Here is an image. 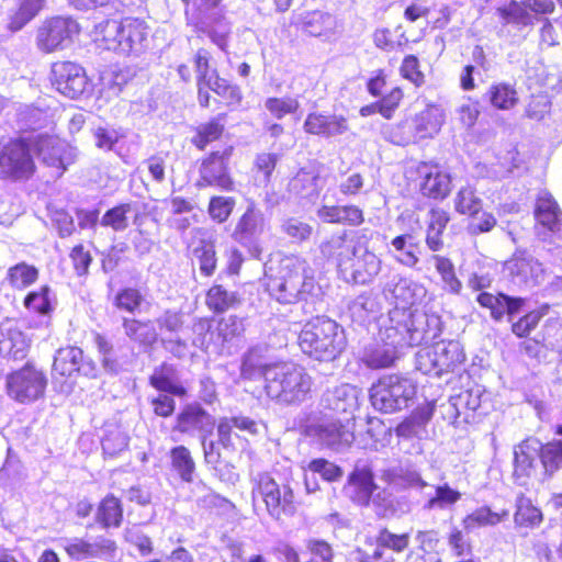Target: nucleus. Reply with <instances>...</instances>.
<instances>
[{"label":"nucleus","mask_w":562,"mask_h":562,"mask_svg":"<svg viewBox=\"0 0 562 562\" xmlns=\"http://www.w3.org/2000/svg\"><path fill=\"white\" fill-rule=\"evenodd\" d=\"M477 304L490 312L495 322L506 318L510 324V333L522 340V349L529 356H537L549 338H557L562 330V317L548 316L549 303H542L524 314H517L526 306L527 299L512 296L503 292H480Z\"/></svg>","instance_id":"1"},{"label":"nucleus","mask_w":562,"mask_h":562,"mask_svg":"<svg viewBox=\"0 0 562 562\" xmlns=\"http://www.w3.org/2000/svg\"><path fill=\"white\" fill-rule=\"evenodd\" d=\"M324 259L335 265L338 273L356 284H368L380 273V258L367 247L358 255V249L344 231L333 235L319 245Z\"/></svg>","instance_id":"2"},{"label":"nucleus","mask_w":562,"mask_h":562,"mask_svg":"<svg viewBox=\"0 0 562 562\" xmlns=\"http://www.w3.org/2000/svg\"><path fill=\"white\" fill-rule=\"evenodd\" d=\"M266 394L286 405H297L311 397L313 379L306 368L292 361L269 363L261 369Z\"/></svg>","instance_id":"3"},{"label":"nucleus","mask_w":562,"mask_h":562,"mask_svg":"<svg viewBox=\"0 0 562 562\" xmlns=\"http://www.w3.org/2000/svg\"><path fill=\"white\" fill-rule=\"evenodd\" d=\"M301 351L317 361L337 359L347 346L344 328L326 316H314L306 321L297 336Z\"/></svg>","instance_id":"4"},{"label":"nucleus","mask_w":562,"mask_h":562,"mask_svg":"<svg viewBox=\"0 0 562 562\" xmlns=\"http://www.w3.org/2000/svg\"><path fill=\"white\" fill-rule=\"evenodd\" d=\"M251 504L255 512L266 513L274 521H284L296 514V499L289 482H278L270 472L251 479Z\"/></svg>","instance_id":"5"},{"label":"nucleus","mask_w":562,"mask_h":562,"mask_svg":"<svg viewBox=\"0 0 562 562\" xmlns=\"http://www.w3.org/2000/svg\"><path fill=\"white\" fill-rule=\"evenodd\" d=\"M542 470L544 477H551L562 468V440L541 442L535 437L524 439L514 451V475L517 479L536 476Z\"/></svg>","instance_id":"6"},{"label":"nucleus","mask_w":562,"mask_h":562,"mask_svg":"<svg viewBox=\"0 0 562 562\" xmlns=\"http://www.w3.org/2000/svg\"><path fill=\"white\" fill-rule=\"evenodd\" d=\"M416 394V382L407 375L398 373L380 376L369 391L372 406L384 414L396 413L407 407Z\"/></svg>","instance_id":"7"},{"label":"nucleus","mask_w":562,"mask_h":562,"mask_svg":"<svg viewBox=\"0 0 562 562\" xmlns=\"http://www.w3.org/2000/svg\"><path fill=\"white\" fill-rule=\"evenodd\" d=\"M467 356L458 340H439L423 346L416 353V368L424 374L441 378L458 373Z\"/></svg>","instance_id":"8"},{"label":"nucleus","mask_w":562,"mask_h":562,"mask_svg":"<svg viewBox=\"0 0 562 562\" xmlns=\"http://www.w3.org/2000/svg\"><path fill=\"white\" fill-rule=\"evenodd\" d=\"M34 136L11 138L0 151V178L11 181H27L34 177L37 167L32 151H35Z\"/></svg>","instance_id":"9"},{"label":"nucleus","mask_w":562,"mask_h":562,"mask_svg":"<svg viewBox=\"0 0 562 562\" xmlns=\"http://www.w3.org/2000/svg\"><path fill=\"white\" fill-rule=\"evenodd\" d=\"M305 269L300 261H286L265 276L268 294L281 304H295L304 299Z\"/></svg>","instance_id":"10"},{"label":"nucleus","mask_w":562,"mask_h":562,"mask_svg":"<svg viewBox=\"0 0 562 562\" xmlns=\"http://www.w3.org/2000/svg\"><path fill=\"white\" fill-rule=\"evenodd\" d=\"M234 146L212 150L198 160V179L195 186L200 189L215 188L223 192H234L236 180L232 173L231 159Z\"/></svg>","instance_id":"11"},{"label":"nucleus","mask_w":562,"mask_h":562,"mask_svg":"<svg viewBox=\"0 0 562 562\" xmlns=\"http://www.w3.org/2000/svg\"><path fill=\"white\" fill-rule=\"evenodd\" d=\"M445 111L437 103H428L412 120V132L404 123H397L389 131V140L397 146H407L437 135L445 123Z\"/></svg>","instance_id":"12"},{"label":"nucleus","mask_w":562,"mask_h":562,"mask_svg":"<svg viewBox=\"0 0 562 562\" xmlns=\"http://www.w3.org/2000/svg\"><path fill=\"white\" fill-rule=\"evenodd\" d=\"M47 387L45 372L26 363L7 378L8 395L19 403H31L44 396Z\"/></svg>","instance_id":"13"},{"label":"nucleus","mask_w":562,"mask_h":562,"mask_svg":"<svg viewBox=\"0 0 562 562\" xmlns=\"http://www.w3.org/2000/svg\"><path fill=\"white\" fill-rule=\"evenodd\" d=\"M78 33V24L69 18L46 19L36 30V47L43 54L61 50L72 42L74 35Z\"/></svg>","instance_id":"14"},{"label":"nucleus","mask_w":562,"mask_h":562,"mask_svg":"<svg viewBox=\"0 0 562 562\" xmlns=\"http://www.w3.org/2000/svg\"><path fill=\"white\" fill-rule=\"evenodd\" d=\"M49 82L59 94L75 100L87 90L89 78L79 63L64 59L50 65Z\"/></svg>","instance_id":"15"},{"label":"nucleus","mask_w":562,"mask_h":562,"mask_svg":"<svg viewBox=\"0 0 562 562\" xmlns=\"http://www.w3.org/2000/svg\"><path fill=\"white\" fill-rule=\"evenodd\" d=\"M416 186L420 194L431 200H443L450 194L451 179L432 161H420L414 168Z\"/></svg>","instance_id":"16"},{"label":"nucleus","mask_w":562,"mask_h":562,"mask_svg":"<svg viewBox=\"0 0 562 562\" xmlns=\"http://www.w3.org/2000/svg\"><path fill=\"white\" fill-rule=\"evenodd\" d=\"M533 216L538 238L541 241L554 243V236L562 233V213L550 193L542 192L538 194Z\"/></svg>","instance_id":"17"},{"label":"nucleus","mask_w":562,"mask_h":562,"mask_svg":"<svg viewBox=\"0 0 562 562\" xmlns=\"http://www.w3.org/2000/svg\"><path fill=\"white\" fill-rule=\"evenodd\" d=\"M63 550L72 561H83L87 559H104L112 560L117 551L115 540L99 537L97 541L91 542L83 537H72L66 539Z\"/></svg>","instance_id":"18"},{"label":"nucleus","mask_w":562,"mask_h":562,"mask_svg":"<svg viewBox=\"0 0 562 562\" xmlns=\"http://www.w3.org/2000/svg\"><path fill=\"white\" fill-rule=\"evenodd\" d=\"M34 139L35 154L47 167L55 169L58 176L63 175L74 160L66 142L46 133L35 135Z\"/></svg>","instance_id":"19"},{"label":"nucleus","mask_w":562,"mask_h":562,"mask_svg":"<svg viewBox=\"0 0 562 562\" xmlns=\"http://www.w3.org/2000/svg\"><path fill=\"white\" fill-rule=\"evenodd\" d=\"M348 119L342 114L311 111L303 122V131L308 136L331 139L347 133Z\"/></svg>","instance_id":"20"},{"label":"nucleus","mask_w":562,"mask_h":562,"mask_svg":"<svg viewBox=\"0 0 562 562\" xmlns=\"http://www.w3.org/2000/svg\"><path fill=\"white\" fill-rule=\"evenodd\" d=\"M316 214L323 223L331 225L358 227L366 222L363 209L353 203L323 204Z\"/></svg>","instance_id":"21"},{"label":"nucleus","mask_w":562,"mask_h":562,"mask_svg":"<svg viewBox=\"0 0 562 562\" xmlns=\"http://www.w3.org/2000/svg\"><path fill=\"white\" fill-rule=\"evenodd\" d=\"M225 117L226 115L221 113L193 126L189 138L191 146L204 151L212 144L222 140L226 132Z\"/></svg>","instance_id":"22"},{"label":"nucleus","mask_w":562,"mask_h":562,"mask_svg":"<svg viewBox=\"0 0 562 562\" xmlns=\"http://www.w3.org/2000/svg\"><path fill=\"white\" fill-rule=\"evenodd\" d=\"M31 341L18 326L0 325V356L13 360H23L30 349Z\"/></svg>","instance_id":"23"},{"label":"nucleus","mask_w":562,"mask_h":562,"mask_svg":"<svg viewBox=\"0 0 562 562\" xmlns=\"http://www.w3.org/2000/svg\"><path fill=\"white\" fill-rule=\"evenodd\" d=\"M151 387L160 393H167L177 397H186L188 389L179 381L175 364L162 361L148 378Z\"/></svg>","instance_id":"24"},{"label":"nucleus","mask_w":562,"mask_h":562,"mask_svg":"<svg viewBox=\"0 0 562 562\" xmlns=\"http://www.w3.org/2000/svg\"><path fill=\"white\" fill-rule=\"evenodd\" d=\"M240 304V295L229 291L222 283L214 282L204 292V305L214 316L223 315Z\"/></svg>","instance_id":"25"},{"label":"nucleus","mask_w":562,"mask_h":562,"mask_svg":"<svg viewBox=\"0 0 562 562\" xmlns=\"http://www.w3.org/2000/svg\"><path fill=\"white\" fill-rule=\"evenodd\" d=\"M234 428L250 435L257 434V423L248 416H223L217 420V442L224 449H234Z\"/></svg>","instance_id":"26"},{"label":"nucleus","mask_w":562,"mask_h":562,"mask_svg":"<svg viewBox=\"0 0 562 562\" xmlns=\"http://www.w3.org/2000/svg\"><path fill=\"white\" fill-rule=\"evenodd\" d=\"M405 98L402 86L392 87L381 99L363 105L359 110V114L363 117L379 113L383 119L391 120L395 116Z\"/></svg>","instance_id":"27"},{"label":"nucleus","mask_w":562,"mask_h":562,"mask_svg":"<svg viewBox=\"0 0 562 562\" xmlns=\"http://www.w3.org/2000/svg\"><path fill=\"white\" fill-rule=\"evenodd\" d=\"M409 543V533H395L387 527H382L378 530L374 537L375 548L370 555L375 560L384 561V559L389 557L385 554L386 550L401 554L408 549Z\"/></svg>","instance_id":"28"},{"label":"nucleus","mask_w":562,"mask_h":562,"mask_svg":"<svg viewBox=\"0 0 562 562\" xmlns=\"http://www.w3.org/2000/svg\"><path fill=\"white\" fill-rule=\"evenodd\" d=\"M347 484L352 487V499L363 506L370 504L376 490L374 474L368 467L355 468L348 475Z\"/></svg>","instance_id":"29"},{"label":"nucleus","mask_w":562,"mask_h":562,"mask_svg":"<svg viewBox=\"0 0 562 562\" xmlns=\"http://www.w3.org/2000/svg\"><path fill=\"white\" fill-rule=\"evenodd\" d=\"M485 99L494 110L502 112L514 110L520 101L515 85L506 81L493 82L486 90Z\"/></svg>","instance_id":"30"},{"label":"nucleus","mask_w":562,"mask_h":562,"mask_svg":"<svg viewBox=\"0 0 562 562\" xmlns=\"http://www.w3.org/2000/svg\"><path fill=\"white\" fill-rule=\"evenodd\" d=\"M428 214L425 243L429 250L440 251L445 247L443 233L450 222V214L439 206L431 207Z\"/></svg>","instance_id":"31"},{"label":"nucleus","mask_w":562,"mask_h":562,"mask_svg":"<svg viewBox=\"0 0 562 562\" xmlns=\"http://www.w3.org/2000/svg\"><path fill=\"white\" fill-rule=\"evenodd\" d=\"M122 327L127 338L144 348H153L158 342V333L150 319L124 317Z\"/></svg>","instance_id":"32"},{"label":"nucleus","mask_w":562,"mask_h":562,"mask_svg":"<svg viewBox=\"0 0 562 562\" xmlns=\"http://www.w3.org/2000/svg\"><path fill=\"white\" fill-rule=\"evenodd\" d=\"M210 419V414L200 404H188L177 415L173 430L180 434L201 431Z\"/></svg>","instance_id":"33"},{"label":"nucleus","mask_w":562,"mask_h":562,"mask_svg":"<svg viewBox=\"0 0 562 562\" xmlns=\"http://www.w3.org/2000/svg\"><path fill=\"white\" fill-rule=\"evenodd\" d=\"M83 360V351L76 346L59 348L53 361V374L59 378H70L79 372Z\"/></svg>","instance_id":"34"},{"label":"nucleus","mask_w":562,"mask_h":562,"mask_svg":"<svg viewBox=\"0 0 562 562\" xmlns=\"http://www.w3.org/2000/svg\"><path fill=\"white\" fill-rule=\"evenodd\" d=\"M123 504L115 495L108 494L99 502L94 519L102 528H120L123 522Z\"/></svg>","instance_id":"35"},{"label":"nucleus","mask_w":562,"mask_h":562,"mask_svg":"<svg viewBox=\"0 0 562 562\" xmlns=\"http://www.w3.org/2000/svg\"><path fill=\"white\" fill-rule=\"evenodd\" d=\"M245 333V318L236 314L218 315L215 327L211 331V339L224 346L238 339Z\"/></svg>","instance_id":"36"},{"label":"nucleus","mask_w":562,"mask_h":562,"mask_svg":"<svg viewBox=\"0 0 562 562\" xmlns=\"http://www.w3.org/2000/svg\"><path fill=\"white\" fill-rule=\"evenodd\" d=\"M508 517V509L503 508L494 512L490 506L484 505L465 515L462 519V526L465 531L471 532L477 528L499 525L506 521Z\"/></svg>","instance_id":"37"},{"label":"nucleus","mask_w":562,"mask_h":562,"mask_svg":"<svg viewBox=\"0 0 562 562\" xmlns=\"http://www.w3.org/2000/svg\"><path fill=\"white\" fill-rule=\"evenodd\" d=\"M539 263L526 251L517 250L504 262V271L512 279L528 282L537 274Z\"/></svg>","instance_id":"38"},{"label":"nucleus","mask_w":562,"mask_h":562,"mask_svg":"<svg viewBox=\"0 0 562 562\" xmlns=\"http://www.w3.org/2000/svg\"><path fill=\"white\" fill-rule=\"evenodd\" d=\"M117 20L106 19L98 23L92 31V41L101 50L122 49Z\"/></svg>","instance_id":"39"},{"label":"nucleus","mask_w":562,"mask_h":562,"mask_svg":"<svg viewBox=\"0 0 562 562\" xmlns=\"http://www.w3.org/2000/svg\"><path fill=\"white\" fill-rule=\"evenodd\" d=\"M543 521V514L532 501L525 495H519L516 501L514 513L515 526L519 529H533Z\"/></svg>","instance_id":"40"},{"label":"nucleus","mask_w":562,"mask_h":562,"mask_svg":"<svg viewBox=\"0 0 562 562\" xmlns=\"http://www.w3.org/2000/svg\"><path fill=\"white\" fill-rule=\"evenodd\" d=\"M171 470L186 483H191L196 470L195 461L190 450L179 445L169 451Z\"/></svg>","instance_id":"41"},{"label":"nucleus","mask_w":562,"mask_h":562,"mask_svg":"<svg viewBox=\"0 0 562 562\" xmlns=\"http://www.w3.org/2000/svg\"><path fill=\"white\" fill-rule=\"evenodd\" d=\"M23 306L34 315L50 317L54 312V304L50 299L49 285L42 284L38 289L29 291L23 299Z\"/></svg>","instance_id":"42"},{"label":"nucleus","mask_w":562,"mask_h":562,"mask_svg":"<svg viewBox=\"0 0 562 562\" xmlns=\"http://www.w3.org/2000/svg\"><path fill=\"white\" fill-rule=\"evenodd\" d=\"M260 231V217L256 209L250 205L238 217L232 233V238L240 245H245Z\"/></svg>","instance_id":"43"},{"label":"nucleus","mask_w":562,"mask_h":562,"mask_svg":"<svg viewBox=\"0 0 562 562\" xmlns=\"http://www.w3.org/2000/svg\"><path fill=\"white\" fill-rule=\"evenodd\" d=\"M396 359L395 348L381 344L366 348L361 362L369 369L379 370L392 367Z\"/></svg>","instance_id":"44"},{"label":"nucleus","mask_w":562,"mask_h":562,"mask_svg":"<svg viewBox=\"0 0 562 562\" xmlns=\"http://www.w3.org/2000/svg\"><path fill=\"white\" fill-rule=\"evenodd\" d=\"M40 270L25 261L11 266L7 271V281L12 289L24 290L37 282Z\"/></svg>","instance_id":"45"},{"label":"nucleus","mask_w":562,"mask_h":562,"mask_svg":"<svg viewBox=\"0 0 562 562\" xmlns=\"http://www.w3.org/2000/svg\"><path fill=\"white\" fill-rule=\"evenodd\" d=\"M122 49H131L134 44L140 43L146 37V22L139 18L126 16L117 21Z\"/></svg>","instance_id":"46"},{"label":"nucleus","mask_w":562,"mask_h":562,"mask_svg":"<svg viewBox=\"0 0 562 562\" xmlns=\"http://www.w3.org/2000/svg\"><path fill=\"white\" fill-rule=\"evenodd\" d=\"M144 302V294L135 286L119 289L112 299V304L117 311L132 315L140 312Z\"/></svg>","instance_id":"47"},{"label":"nucleus","mask_w":562,"mask_h":562,"mask_svg":"<svg viewBox=\"0 0 562 562\" xmlns=\"http://www.w3.org/2000/svg\"><path fill=\"white\" fill-rule=\"evenodd\" d=\"M373 42L378 48L384 52L403 49L409 44V40L401 25L394 30L387 27L376 30L373 34Z\"/></svg>","instance_id":"48"},{"label":"nucleus","mask_w":562,"mask_h":562,"mask_svg":"<svg viewBox=\"0 0 562 562\" xmlns=\"http://www.w3.org/2000/svg\"><path fill=\"white\" fill-rule=\"evenodd\" d=\"M496 14L505 25L515 24L524 27L533 25L531 14L517 0H510L509 2L496 8Z\"/></svg>","instance_id":"49"},{"label":"nucleus","mask_w":562,"mask_h":562,"mask_svg":"<svg viewBox=\"0 0 562 562\" xmlns=\"http://www.w3.org/2000/svg\"><path fill=\"white\" fill-rule=\"evenodd\" d=\"M44 7V0H18V7L10 16L9 29L19 31L33 20Z\"/></svg>","instance_id":"50"},{"label":"nucleus","mask_w":562,"mask_h":562,"mask_svg":"<svg viewBox=\"0 0 562 562\" xmlns=\"http://www.w3.org/2000/svg\"><path fill=\"white\" fill-rule=\"evenodd\" d=\"M392 246L396 251L401 252V257L398 261L406 267H415L419 258L417 256V250L419 249V241L416 240L413 234H401L395 236L392 241Z\"/></svg>","instance_id":"51"},{"label":"nucleus","mask_w":562,"mask_h":562,"mask_svg":"<svg viewBox=\"0 0 562 562\" xmlns=\"http://www.w3.org/2000/svg\"><path fill=\"white\" fill-rule=\"evenodd\" d=\"M193 255L198 259L201 274L207 278L212 277L217 268L214 243L206 239L201 240L200 245L193 249Z\"/></svg>","instance_id":"52"},{"label":"nucleus","mask_w":562,"mask_h":562,"mask_svg":"<svg viewBox=\"0 0 562 562\" xmlns=\"http://www.w3.org/2000/svg\"><path fill=\"white\" fill-rule=\"evenodd\" d=\"M236 200L228 195H212L207 203V214L216 224L226 223L232 216Z\"/></svg>","instance_id":"53"},{"label":"nucleus","mask_w":562,"mask_h":562,"mask_svg":"<svg viewBox=\"0 0 562 562\" xmlns=\"http://www.w3.org/2000/svg\"><path fill=\"white\" fill-rule=\"evenodd\" d=\"M131 203H119L104 212L100 220L101 226L114 232H123L128 227V213Z\"/></svg>","instance_id":"54"},{"label":"nucleus","mask_w":562,"mask_h":562,"mask_svg":"<svg viewBox=\"0 0 562 562\" xmlns=\"http://www.w3.org/2000/svg\"><path fill=\"white\" fill-rule=\"evenodd\" d=\"M398 72L402 79L408 81L415 88H420L426 83V75L422 69V63L415 54H407L403 57Z\"/></svg>","instance_id":"55"},{"label":"nucleus","mask_w":562,"mask_h":562,"mask_svg":"<svg viewBox=\"0 0 562 562\" xmlns=\"http://www.w3.org/2000/svg\"><path fill=\"white\" fill-rule=\"evenodd\" d=\"M211 90L220 98L224 99L227 106L239 105L243 94L238 86L229 83L225 78L215 72L214 79H210Z\"/></svg>","instance_id":"56"},{"label":"nucleus","mask_w":562,"mask_h":562,"mask_svg":"<svg viewBox=\"0 0 562 562\" xmlns=\"http://www.w3.org/2000/svg\"><path fill=\"white\" fill-rule=\"evenodd\" d=\"M454 207L458 213L474 218L482 210V201L473 189L467 187L457 193Z\"/></svg>","instance_id":"57"},{"label":"nucleus","mask_w":562,"mask_h":562,"mask_svg":"<svg viewBox=\"0 0 562 562\" xmlns=\"http://www.w3.org/2000/svg\"><path fill=\"white\" fill-rule=\"evenodd\" d=\"M480 406H481L480 395L474 393L471 390H467V391L460 393L456 397V401L449 405V407L453 408V411H454V413L450 419L454 424L460 422V417L462 415H464L463 419H467L468 416H467V414H464L465 412H463L462 409L474 413L479 409Z\"/></svg>","instance_id":"58"},{"label":"nucleus","mask_w":562,"mask_h":562,"mask_svg":"<svg viewBox=\"0 0 562 562\" xmlns=\"http://www.w3.org/2000/svg\"><path fill=\"white\" fill-rule=\"evenodd\" d=\"M265 106L272 117L281 120L295 114L300 109V102L291 97H270L266 100Z\"/></svg>","instance_id":"59"},{"label":"nucleus","mask_w":562,"mask_h":562,"mask_svg":"<svg viewBox=\"0 0 562 562\" xmlns=\"http://www.w3.org/2000/svg\"><path fill=\"white\" fill-rule=\"evenodd\" d=\"M436 262V270L440 274L448 291L452 294H458L462 288L460 280L454 272V266L451 260L442 256H434Z\"/></svg>","instance_id":"60"},{"label":"nucleus","mask_w":562,"mask_h":562,"mask_svg":"<svg viewBox=\"0 0 562 562\" xmlns=\"http://www.w3.org/2000/svg\"><path fill=\"white\" fill-rule=\"evenodd\" d=\"M69 259L78 278H85L89 274L93 257L82 243L75 245L70 249Z\"/></svg>","instance_id":"61"},{"label":"nucleus","mask_w":562,"mask_h":562,"mask_svg":"<svg viewBox=\"0 0 562 562\" xmlns=\"http://www.w3.org/2000/svg\"><path fill=\"white\" fill-rule=\"evenodd\" d=\"M308 470L317 473L324 481L336 482L342 477V469L325 458L313 459L308 462Z\"/></svg>","instance_id":"62"},{"label":"nucleus","mask_w":562,"mask_h":562,"mask_svg":"<svg viewBox=\"0 0 562 562\" xmlns=\"http://www.w3.org/2000/svg\"><path fill=\"white\" fill-rule=\"evenodd\" d=\"M279 161V155L276 153H259L254 160L252 169L257 175H262L266 182H270Z\"/></svg>","instance_id":"63"},{"label":"nucleus","mask_w":562,"mask_h":562,"mask_svg":"<svg viewBox=\"0 0 562 562\" xmlns=\"http://www.w3.org/2000/svg\"><path fill=\"white\" fill-rule=\"evenodd\" d=\"M461 498V493L451 488L448 484L436 487L435 496L429 498L428 508H443L447 505H453Z\"/></svg>","instance_id":"64"}]
</instances>
